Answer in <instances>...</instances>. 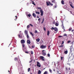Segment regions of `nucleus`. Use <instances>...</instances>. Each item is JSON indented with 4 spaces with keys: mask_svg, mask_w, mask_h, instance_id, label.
I'll return each mask as SVG.
<instances>
[{
    "mask_svg": "<svg viewBox=\"0 0 74 74\" xmlns=\"http://www.w3.org/2000/svg\"><path fill=\"white\" fill-rule=\"evenodd\" d=\"M36 41H37V42H39V41H40V38H38V39H36Z\"/></svg>",
    "mask_w": 74,
    "mask_h": 74,
    "instance_id": "nucleus-20",
    "label": "nucleus"
},
{
    "mask_svg": "<svg viewBox=\"0 0 74 74\" xmlns=\"http://www.w3.org/2000/svg\"><path fill=\"white\" fill-rule=\"evenodd\" d=\"M63 36H66V37H67V34H65L63 35Z\"/></svg>",
    "mask_w": 74,
    "mask_h": 74,
    "instance_id": "nucleus-32",
    "label": "nucleus"
},
{
    "mask_svg": "<svg viewBox=\"0 0 74 74\" xmlns=\"http://www.w3.org/2000/svg\"><path fill=\"white\" fill-rule=\"evenodd\" d=\"M44 18H43L42 19V21L41 22V23H44Z\"/></svg>",
    "mask_w": 74,
    "mask_h": 74,
    "instance_id": "nucleus-28",
    "label": "nucleus"
},
{
    "mask_svg": "<svg viewBox=\"0 0 74 74\" xmlns=\"http://www.w3.org/2000/svg\"><path fill=\"white\" fill-rule=\"evenodd\" d=\"M68 43H70L71 42V41L70 40H69L67 42Z\"/></svg>",
    "mask_w": 74,
    "mask_h": 74,
    "instance_id": "nucleus-44",
    "label": "nucleus"
},
{
    "mask_svg": "<svg viewBox=\"0 0 74 74\" xmlns=\"http://www.w3.org/2000/svg\"><path fill=\"white\" fill-rule=\"evenodd\" d=\"M24 33L25 35H27V34H28V32L27 31V30H25L24 31Z\"/></svg>",
    "mask_w": 74,
    "mask_h": 74,
    "instance_id": "nucleus-10",
    "label": "nucleus"
},
{
    "mask_svg": "<svg viewBox=\"0 0 74 74\" xmlns=\"http://www.w3.org/2000/svg\"><path fill=\"white\" fill-rule=\"evenodd\" d=\"M16 19H17V18H16L15 19H14L15 21H16Z\"/></svg>",
    "mask_w": 74,
    "mask_h": 74,
    "instance_id": "nucleus-58",
    "label": "nucleus"
},
{
    "mask_svg": "<svg viewBox=\"0 0 74 74\" xmlns=\"http://www.w3.org/2000/svg\"><path fill=\"white\" fill-rule=\"evenodd\" d=\"M51 47V46H48V49H49V47Z\"/></svg>",
    "mask_w": 74,
    "mask_h": 74,
    "instance_id": "nucleus-57",
    "label": "nucleus"
},
{
    "mask_svg": "<svg viewBox=\"0 0 74 74\" xmlns=\"http://www.w3.org/2000/svg\"><path fill=\"white\" fill-rule=\"evenodd\" d=\"M32 15L34 18H36V14L35 13H33L32 14Z\"/></svg>",
    "mask_w": 74,
    "mask_h": 74,
    "instance_id": "nucleus-13",
    "label": "nucleus"
},
{
    "mask_svg": "<svg viewBox=\"0 0 74 74\" xmlns=\"http://www.w3.org/2000/svg\"><path fill=\"white\" fill-rule=\"evenodd\" d=\"M30 34H31V35H32V37H34V35H33V33H32V32H30Z\"/></svg>",
    "mask_w": 74,
    "mask_h": 74,
    "instance_id": "nucleus-24",
    "label": "nucleus"
},
{
    "mask_svg": "<svg viewBox=\"0 0 74 74\" xmlns=\"http://www.w3.org/2000/svg\"><path fill=\"white\" fill-rule=\"evenodd\" d=\"M45 51V50H43L42 51V52H44Z\"/></svg>",
    "mask_w": 74,
    "mask_h": 74,
    "instance_id": "nucleus-53",
    "label": "nucleus"
},
{
    "mask_svg": "<svg viewBox=\"0 0 74 74\" xmlns=\"http://www.w3.org/2000/svg\"><path fill=\"white\" fill-rule=\"evenodd\" d=\"M54 8H56V6H55V7H54Z\"/></svg>",
    "mask_w": 74,
    "mask_h": 74,
    "instance_id": "nucleus-60",
    "label": "nucleus"
},
{
    "mask_svg": "<svg viewBox=\"0 0 74 74\" xmlns=\"http://www.w3.org/2000/svg\"><path fill=\"white\" fill-rule=\"evenodd\" d=\"M55 25L56 26H59V24H58V23H56L55 24Z\"/></svg>",
    "mask_w": 74,
    "mask_h": 74,
    "instance_id": "nucleus-23",
    "label": "nucleus"
},
{
    "mask_svg": "<svg viewBox=\"0 0 74 74\" xmlns=\"http://www.w3.org/2000/svg\"><path fill=\"white\" fill-rule=\"evenodd\" d=\"M62 24L61 25V27H62V29H64V25H63V21H61Z\"/></svg>",
    "mask_w": 74,
    "mask_h": 74,
    "instance_id": "nucleus-5",
    "label": "nucleus"
},
{
    "mask_svg": "<svg viewBox=\"0 0 74 74\" xmlns=\"http://www.w3.org/2000/svg\"><path fill=\"white\" fill-rule=\"evenodd\" d=\"M15 17H16V18H17V16H15Z\"/></svg>",
    "mask_w": 74,
    "mask_h": 74,
    "instance_id": "nucleus-59",
    "label": "nucleus"
},
{
    "mask_svg": "<svg viewBox=\"0 0 74 74\" xmlns=\"http://www.w3.org/2000/svg\"><path fill=\"white\" fill-rule=\"evenodd\" d=\"M64 29V32H66V30H65L64 28V29Z\"/></svg>",
    "mask_w": 74,
    "mask_h": 74,
    "instance_id": "nucleus-52",
    "label": "nucleus"
},
{
    "mask_svg": "<svg viewBox=\"0 0 74 74\" xmlns=\"http://www.w3.org/2000/svg\"><path fill=\"white\" fill-rule=\"evenodd\" d=\"M40 59H41V60H42L43 61H45V59H44V57L42 56H40Z\"/></svg>",
    "mask_w": 74,
    "mask_h": 74,
    "instance_id": "nucleus-8",
    "label": "nucleus"
},
{
    "mask_svg": "<svg viewBox=\"0 0 74 74\" xmlns=\"http://www.w3.org/2000/svg\"><path fill=\"white\" fill-rule=\"evenodd\" d=\"M8 72H9V74H10V71H8Z\"/></svg>",
    "mask_w": 74,
    "mask_h": 74,
    "instance_id": "nucleus-64",
    "label": "nucleus"
},
{
    "mask_svg": "<svg viewBox=\"0 0 74 74\" xmlns=\"http://www.w3.org/2000/svg\"><path fill=\"white\" fill-rule=\"evenodd\" d=\"M49 33H50V32H49V31H48L47 32V36H49Z\"/></svg>",
    "mask_w": 74,
    "mask_h": 74,
    "instance_id": "nucleus-21",
    "label": "nucleus"
},
{
    "mask_svg": "<svg viewBox=\"0 0 74 74\" xmlns=\"http://www.w3.org/2000/svg\"><path fill=\"white\" fill-rule=\"evenodd\" d=\"M25 45V44H23L22 46L23 48V50L24 52H25V51L26 50V48H24Z\"/></svg>",
    "mask_w": 74,
    "mask_h": 74,
    "instance_id": "nucleus-3",
    "label": "nucleus"
},
{
    "mask_svg": "<svg viewBox=\"0 0 74 74\" xmlns=\"http://www.w3.org/2000/svg\"><path fill=\"white\" fill-rule=\"evenodd\" d=\"M29 25H30V26H32V27H33V25H32V24H30Z\"/></svg>",
    "mask_w": 74,
    "mask_h": 74,
    "instance_id": "nucleus-40",
    "label": "nucleus"
},
{
    "mask_svg": "<svg viewBox=\"0 0 74 74\" xmlns=\"http://www.w3.org/2000/svg\"><path fill=\"white\" fill-rule=\"evenodd\" d=\"M40 19H41V18H38V21H39L40 20Z\"/></svg>",
    "mask_w": 74,
    "mask_h": 74,
    "instance_id": "nucleus-54",
    "label": "nucleus"
},
{
    "mask_svg": "<svg viewBox=\"0 0 74 74\" xmlns=\"http://www.w3.org/2000/svg\"><path fill=\"white\" fill-rule=\"evenodd\" d=\"M36 66L37 67H41V64H40V62H37Z\"/></svg>",
    "mask_w": 74,
    "mask_h": 74,
    "instance_id": "nucleus-4",
    "label": "nucleus"
},
{
    "mask_svg": "<svg viewBox=\"0 0 74 74\" xmlns=\"http://www.w3.org/2000/svg\"><path fill=\"white\" fill-rule=\"evenodd\" d=\"M55 31V32H54L55 33H56L58 32V29L56 27H54V29Z\"/></svg>",
    "mask_w": 74,
    "mask_h": 74,
    "instance_id": "nucleus-6",
    "label": "nucleus"
},
{
    "mask_svg": "<svg viewBox=\"0 0 74 74\" xmlns=\"http://www.w3.org/2000/svg\"><path fill=\"white\" fill-rule=\"evenodd\" d=\"M61 3L62 4H64V1L62 0L61 1Z\"/></svg>",
    "mask_w": 74,
    "mask_h": 74,
    "instance_id": "nucleus-22",
    "label": "nucleus"
},
{
    "mask_svg": "<svg viewBox=\"0 0 74 74\" xmlns=\"http://www.w3.org/2000/svg\"><path fill=\"white\" fill-rule=\"evenodd\" d=\"M53 25H55V21H53Z\"/></svg>",
    "mask_w": 74,
    "mask_h": 74,
    "instance_id": "nucleus-39",
    "label": "nucleus"
},
{
    "mask_svg": "<svg viewBox=\"0 0 74 74\" xmlns=\"http://www.w3.org/2000/svg\"><path fill=\"white\" fill-rule=\"evenodd\" d=\"M74 29L72 30L71 31L72 32H74Z\"/></svg>",
    "mask_w": 74,
    "mask_h": 74,
    "instance_id": "nucleus-56",
    "label": "nucleus"
},
{
    "mask_svg": "<svg viewBox=\"0 0 74 74\" xmlns=\"http://www.w3.org/2000/svg\"><path fill=\"white\" fill-rule=\"evenodd\" d=\"M63 57H61V60H63Z\"/></svg>",
    "mask_w": 74,
    "mask_h": 74,
    "instance_id": "nucleus-47",
    "label": "nucleus"
},
{
    "mask_svg": "<svg viewBox=\"0 0 74 74\" xmlns=\"http://www.w3.org/2000/svg\"><path fill=\"white\" fill-rule=\"evenodd\" d=\"M25 53H29L27 51H25Z\"/></svg>",
    "mask_w": 74,
    "mask_h": 74,
    "instance_id": "nucleus-48",
    "label": "nucleus"
},
{
    "mask_svg": "<svg viewBox=\"0 0 74 74\" xmlns=\"http://www.w3.org/2000/svg\"><path fill=\"white\" fill-rule=\"evenodd\" d=\"M46 4L47 6H49V5H51L52 6L53 5V4L51 3L50 1H47L46 2Z\"/></svg>",
    "mask_w": 74,
    "mask_h": 74,
    "instance_id": "nucleus-2",
    "label": "nucleus"
},
{
    "mask_svg": "<svg viewBox=\"0 0 74 74\" xmlns=\"http://www.w3.org/2000/svg\"><path fill=\"white\" fill-rule=\"evenodd\" d=\"M54 29L55 28L53 27H52L51 28V30H54Z\"/></svg>",
    "mask_w": 74,
    "mask_h": 74,
    "instance_id": "nucleus-34",
    "label": "nucleus"
},
{
    "mask_svg": "<svg viewBox=\"0 0 74 74\" xmlns=\"http://www.w3.org/2000/svg\"><path fill=\"white\" fill-rule=\"evenodd\" d=\"M31 54H33V52L32 51H31Z\"/></svg>",
    "mask_w": 74,
    "mask_h": 74,
    "instance_id": "nucleus-46",
    "label": "nucleus"
},
{
    "mask_svg": "<svg viewBox=\"0 0 74 74\" xmlns=\"http://www.w3.org/2000/svg\"><path fill=\"white\" fill-rule=\"evenodd\" d=\"M71 30H72V29L69 28V32H70V31H71Z\"/></svg>",
    "mask_w": 74,
    "mask_h": 74,
    "instance_id": "nucleus-37",
    "label": "nucleus"
},
{
    "mask_svg": "<svg viewBox=\"0 0 74 74\" xmlns=\"http://www.w3.org/2000/svg\"><path fill=\"white\" fill-rule=\"evenodd\" d=\"M47 56H48V57H50V54H49V53H48L47 54Z\"/></svg>",
    "mask_w": 74,
    "mask_h": 74,
    "instance_id": "nucleus-38",
    "label": "nucleus"
},
{
    "mask_svg": "<svg viewBox=\"0 0 74 74\" xmlns=\"http://www.w3.org/2000/svg\"><path fill=\"white\" fill-rule=\"evenodd\" d=\"M52 2L53 3H55V0H52Z\"/></svg>",
    "mask_w": 74,
    "mask_h": 74,
    "instance_id": "nucleus-27",
    "label": "nucleus"
},
{
    "mask_svg": "<svg viewBox=\"0 0 74 74\" xmlns=\"http://www.w3.org/2000/svg\"><path fill=\"white\" fill-rule=\"evenodd\" d=\"M29 27H30V25H27V29H29Z\"/></svg>",
    "mask_w": 74,
    "mask_h": 74,
    "instance_id": "nucleus-25",
    "label": "nucleus"
},
{
    "mask_svg": "<svg viewBox=\"0 0 74 74\" xmlns=\"http://www.w3.org/2000/svg\"><path fill=\"white\" fill-rule=\"evenodd\" d=\"M33 59H32L31 61L29 62V63H32V61H33Z\"/></svg>",
    "mask_w": 74,
    "mask_h": 74,
    "instance_id": "nucleus-43",
    "label": "nucleus"
},
{
    "mask_svg": "<svg viewBox=\"0 0 74 74\" xmlns=\"http://www.w3.org/2000/svg\"><path fill=\"white\" fill-rule=\"evenodd\" d=\"M58 37H63V36H59Z\"/></svg>",
    "mask_w": 74,
    "mask_h": 74,
    "instance_id": "nucleus-49",
    "label": "nucleus"
},
{
    "mask_svg": "<svg viewBox=\"0 0 74 74\" xmlns=\"http://www.w3.org/2000/svg\"><path fill=\"white\" fill-rule=\"evenodd\" d=\"M37 18H39V17L38 16H37Z\"/></svg>",
    "mask_w": 74,
    "mask_h": 74,
    "instance_id": "nucleus-61",
    "label": "nucleus"
},
{
    "mask_svg": "<svg viewBox=\"0 0 74 74\" xmlns=\"http://www.w3.org/2000/svg\"><path fill=\"white\" fill-rule=\"evenodd\" d=\"M29 48H31L32 49V48H31V47L30 46H29Z\"/></svg>",
    "mask_w": 74,
    "mask_h": 74,
    "instance_id": "nucleus-55",
    "label": "nucleus"
},
{
    "mask_svg": "<svg viewBox=\"0 0 74 74\" xmlns=\"http://www.w3.org/2000/svg\"><path fill=\"white\" fill-rule=\"evenodd\" d=\"M38 74H41V71L39 70L38 71Z\"/></svg>",
    "mask_w": 74,
    "mask_h": 74,
    "instance_id": "nucleus-15",
    "label": "nucleus"
},
{
    "mask_svg": "<svg viewBox=\"0 0 74 74\" xmlns=\"http://www.w3.org/2000/svg\"><path fill=\"white\" fill-rule=\"evenodd\" d=\"M30 68H28V72H29V71H30Z\"/></svg>",
    "mask_w": 74,
    "mask_h": 74,
    "instance_id": "nucleus-36",
    "label": "nucleus"
},
{
    "mask_svg": "<svg viewBox=\"0 0 74 74\" xmlns=\"http://www.w3.org/2000/svg\"><path fill=\"white\" fill-rule=\"evenodd\" d=\"M36 14H40V12H36Z\"/></svg>",
    "mask_w": 74,
    "mask_h": 74,
    "instance_id": "nucleus-31",
    "label": "nucleus"
},
{
    "mask_svg": "<svg viewBox=\"0 0 74 74\" xmlns=\"http://www.w3.org/2000/svg\"><path fill=\"white\" fill-rule=\"evenodd\" d=\"M64 53L65 54H67V53H68V51H67V50H66V51H65L64 52Z\"/></svg>",
    "mask_w": 74,
    "mask_h": 74,
    "instance_id": "nucleus-18",
    "label": "nucleus"
},
{
    "mask_svg": "<svg viewBox=\"0 0 74 74\" xmlns=\"http://www.w3.org/2000/svg\"><path fill=\"white\" fill-rule=\"evenodd\" d=\"M21 44H25V41L23 39L21 40Z\"/></svg>",
    "mask_w": 74,
    "mask_h": 74,
    "instance_id": "nucleus-9",
    "label": "nucleus"
},
{
    "mask_svg": "<svg viewBox=\"0 0 74 74\" xmlns=\"http://www.w3.org/2000/svg\"><path fill=\"white\" fill-rule=\"evenodd\" d=\"M38 9L39 10H40V12L41 14H40L41 16H43V14H44V12H43V11L41 9V8L38 7Z\"/></svg>",
    "mask_w": 74,
    "mask_h": 74,
    "instance_id": "nucleus-1",
    "label": "nucleus"
},
{
    "mask_svg": "<svg viewBox=\"0 0 74 74\" xmlns=\"http://www.w3.org/2000/svg\"><path fill=\"white\" fill-rule=\"evenodd\" d=\"M73 42H71V44H73Z\"/></svg>",
    "mask_w": 74,
    "mask_h": 74,
    "instance_id": "nucleus-50",
    "label": "nucleus"
},
{
    "mask_svg": "<svg viewBox=\"0 0 74 74\" xmlns=\"http://www.w3.org/2000/svg\"><path fill=\"white\" fill-rule=\"evenodd\" d=\"M65 69L66 71H67V70H68V69H67V67L65 68Z\"/></svg>",
    "mask_w": 74,
    "mask_h": 74,
    "instance_id": "nucleus-41",
    "label": "nucleus"
},
{
    "mask_svg": "<svg viewBox=\"0 0 74 74\" xmlns=\"http://www.w3.org/2000/svg\"><path fill=\"white\" fill-rule=\"evenodd\" d=\"M64 44V41H63L62 42V43L61 44V45H63V44Z\"/></svg>",
    "mask_w": 74,
    "mask_h": 74,
    "instance_id": "nucleus-45",
    "label": "nucleus"
},
{
    "mask_svg": "<svg viewBox=\"0 0 74 74\" xmlns=\"http://www.w3.org/2000/svg\"><path fill=\"white\" fill-rule=\"evenodd\" d=\"M59 48H62L63 47V45H61V46H59Z\"/></svg>",
    "mask_w": 74,
    "mask_h": 74,
    "instance_id": "nucleus-29",
    "label": "nucleus"
},
{
    "mask_svg": "<svg viewBox=\"0 0 74 74\" xmlns=\"http://www.w3.org/2000/svg\"><path fill=\"white\" fill-rule=\"evenodd\" d=\"M31 2H32V4H33L34 5H36V4L34 3V1H31Z\"/></svg>",
    "mask_w": 74,
    "mask_h": 74,
    "instance_id": "nucleus-16",
    "label": "nucleus"
},
{
    "mask_svg": "<svg viewBox=\"0 0 74 74\" xmlns=\"http://www.w3.org/2000/svg\"><path fill=\"white\" fill-rule=\"evenodd\" d=\"M35 33H38V32H37V30L35 31Z\"/></svg>",
    "mask_w": 74,
    "mask_h": 74,
    "instance_id": "nucleus-35",
    "label": "nucleus"
},
{
    "mask_svg": "<svg viewBox=\"0 0 74 74\" xmlns=\"http://www.w3.org/2000/svg\"><path fill=\"white\" fill-rule=\"evenodd\" d=\"M27 12H26L25 13H26V15H27V13H26Z\"/></svg>",
    "mask_w": 74,
    "mask_h": 74,
    "instance_id": "nucleus-63",
    "label": "nucleus"
},
{
    "mask_svg": "<svg viewBox=\"0 0 74 74\" xmlns=\"http://www.w3.org/2000/svg\"><path fill=\"white\" fill-rule=\"evenodd\" d=\"M27 16L29 17H30V16H31V14H28L27 15Z\"/></svg>",
    "mask_w": 74,
    "mask_h": 74,
    "instance_id": "nucleus-33",
    "label": "nucleus"
},
{
    "mask_svg": "<svg viewBox=\"0 0 74 74\" xmlns=\"http://www.w3.org/2000/svg\"><path fill=\"white\" fill-rule=\"evenodd\" d=\"M18 58H17L16 57L14 58V60L15 61H18Z\"/></svg>",
    "mask_w": 74,
    "mask_h": 74,
    "instance_id": "nucleus-17",
    "label": "nucleus"
},
{
    "mask_svg": "<svg viewBox=\"0 0 74 74\" xmlns=\"http://www.w3.org/2000/svg\"><path fill=\"white\" fill-rule=\"evenodd\" d=\"M29 34H27V39L28 40H29Z\"/></svg>",
    "mask_w": 74,
    "mask_h": 74,
    "instance_id": "nucleus-14",
    "label": "nucleus"
},
{
    "mask_svg": "<svg viewBox=\"0 0 74 74\" xmlns=\"http://www.w3.org/2000/svg\"><path fill=\"white\" fill-rule=\"evenodd\" d=\"M70 5L71 7V8H74V6H73L71 4H70Z\"/></svg>",
    "mask_w": 74,
    "mask_h": 74,
    "instance_id": "nucleus-30",
    "label": "nucleus"
},
{
    "mask_svg": "<svg viewBox=\"0 0 74 74\" xmlns=\"http://www.w3.org/2000/svg\"><path fill=\"white\" fill-rule=\"evenodd\" d=\"M69 70H70V68H69Z\"/></svg>",
    "mask_w": 74,
    "mask_h": 74,
    "instance_id": "nucleus-62",
    "label": "nucleus"
},
{
    "mask_svg": "<svg viewBox=\"0 0 74 74\" xmlns=\"http://www.w3.org/2000/svg\"><path fill=\"white\" fill-rule=\"evenodd\" d=\"M18 36L19 38H22V36H21L20 34L18 35Z\"/></svg>",
    "mask_w": 74,
    "mask_h": 74,
    "instance_id": "nucleus-26",
    "label": "nucleus"
},
{
    "mask_svg": "<svg viewBox=\"0 0 74 74\" xmlns=\"http://www.w3.org/2000/svg\"><path fill=\"white\" fill-rule=\"evenodd\" d=\"M42 55H43V56H46L47 55V54L45 52H43L42 53Z\"/></svg>",
    "mask_w": 74,
    "mask_h": 74,
    "instance_id": "nucleus-11",
    "label": "nucleus"
},
{
    "mask_svg": "<svg viewBox=\"0 0 74 74\" xmlns=\"http://www.w3.org/2000/svg\"><path fill=\"white\" fill-rule=\"evenodd\" d=\"M32 48H34V45H33L32 46Z\"/></svg>",
    "mask_w": 74,
    "mask_h": 74,
    "instance_id": "nucleus-51",
    "label": "nucleus"
},
{
    "mask_svg": "<svg viewBox=\"0 0 74 74\" xmlns=\"http://www.w3.org/2000/svg\"><path fill=\"white\" fill-rule=\"evenodd\" d=\"M43 29L45 31H46V28H45L44 27Z\"/></svg>",
    "mask_w": 74,
    "mask_h": 74,
    "instance_id": "nucleus-42",
    "label": "nucleus"
},
{
    "mask_svg": "<svg viewBox=\"0 0 74 74\" xmlns=\"http://www.w3.org/2000/svg\"><path fill=\"white\" fill-rule=\"evenodd\" d=\"M27 44H30V40H27Z\"/></svg>",
    "mask_w": 74,
    "mask_h": 74,
    "instance_id": "nucleus-12",
    "label": "nucleus"
},
{
    "mask_svg": "<svg viewBox=\"0 0 74 74\" xmlns=\"http://www.w3.org/2000/svg\"><path fill=\"white\" fill-rule=\"evenodd\" d=\"M47 47V46L46 45H41V47H40V48H42V49H44V48H46Z\"/></svg>",
    "mask_w": 74,
    "mask_h": 74,
    "instance_id": "nucleus-7",
    "label": "nucleus"
},
{
    "mask_svg": "<svg viewBox=\"0 0 74 74\" xmlns=\"http://www.w3.org/2000/svg\"><path fill=\"white\" fill-rule=\"evenodd\" d=\"M49 71L51 73H52V70L50 69H49Z\"/></svg>",
    "mask_w": 74,
    "mask_h": 74,
    "instance_id": "nucleus-19",
    "label": "nucleus"
}]
</instances>
